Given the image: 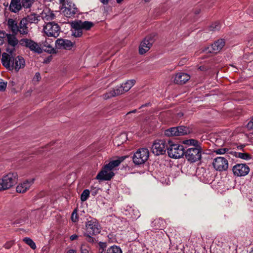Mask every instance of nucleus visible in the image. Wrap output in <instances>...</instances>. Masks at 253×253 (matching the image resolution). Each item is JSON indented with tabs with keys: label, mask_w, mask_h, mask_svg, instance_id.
I'll return each mask as SVG.
<instances>
[{
	"label": "nucleus",
	"mask_w": 253,
	"mask_h": 253,
	"mask_svg": "<svg viewBox=\"0 0 253 253\" xmlns=\"http://www.w3.org/2000/svg\"><path fill=\"white\" fill-rule=\"evenodd\" d=\"M42 49V51L44 50L45 52L51 53L54 52L53 47V41L49 38H45L44 41L41 42L39 44Z\"/></svg>",
	"instance_id": "f3484780"
},
{
	"label": "nucleus",
	"mask_w": 253,
	"mask_h": 253,
	"mask_svg": "<svg viewBox=\"0 0 253 253\" xmlns=\"http://www.w3.org/2000/svg\"><path fill=\"white\" fill-rule=\"evenodd\" d=\"M39 16H37L35 14H32L28 15L27 17L24 18L27 23H38L39 21Z\"/></svg>",
	"instance_id": "c756f323"
},
{
	"label": "nucleus",
	"mask_w": 253,
	"mask_h": 253,
	"mask_svg": "<svg viewBox=\"0 0 253 253\" xmlns=\"http://www.w3.org/2000/svg\"><path fill=\"white\" fill-rule=\"evenodd\" d=\"M73 46V42L70 40L58 39L55 42V46L58 49H70Z\"/></svg>",
	"instance_id": "a211bd4d"
},
{
	"label": "nucleus",
	"mask_w": 253,
	"mask_h": 253,
	"mask_svg": "<svg viewBox=\"0 0 253 253\" xmlns=\"http://www.w3.org/2000/svg\"><path fill=\"white\" fill-rule=\"evenodd\" d=\"M99 250H102V249H104L106 247V244L102 242H100L99 243Z\"/></svg>",
	"instance_id": "3c124183"
},
{
	"label": "nucleus",
	"mask_w": 253,
	"mask_h": 253,
	"mask_svg": "<svg viewBox=\"0 0 253 253\" xmlns=\"http://www.w3.org/2000/svg\"><path fill=\"white\" fill-rule=\"evenodd\" d=\"M189 150L190 149L188 148L186 152H185L182 145L178 144H173L170 141L169 142V145L167 148L168 153L169 157L178 159L185 154L188 161H190V155L188 153Z\"/></svg>",
	"instance_id": "7ed1b4c3"
},
{
	"label": "nucleus",
	"mask_w": 253,
	"mask_h": 253,
	"mask_svg": "<svg viewBox=\"0 0 253 253\" xmlns=\"http://www.w3.org/2000/svg\"><path fill=\"white\" fill-rule=\"evenodd\" d=\"M107 253H122V252L119 247L113 246L107 250Z\"/></svg>",
	"instance_id": "c9c22d12"
},
{
	"label": "nucleus",
	"mask_w": 253,
	"mask_h": 253,
	"mask_svg": "<svg viewBox=\"0 0 253 253\" xmlns=\"http://www.w3.org/2000/svg\"><path fill=\"white\" fill-rule=\"evenodd\" d=\"M201 12V8L200 7H197L194 9L193 13L195 15V17L194 18V21H196L197 19L198 15L200 14Z\"/></svg>",
	"instance_id": "a18cd8bd"
},
{
	"label": "nucleus",
	"mask_w": 253,
	"mask_h": 253,
	"mask_svg": "<svg viewBox=\"0 0 253 253\" xmlns=\"http://www.w3.org/2000/svg\"><path fill=\"white\" fill-rule=\"evenodd\" d=\"M15 35L14 34H8L7 35L6 41L8 44V47L6 48V51L8 54H13L19 44V41L16 37Z\"/></svg>",
	"instance_id": "f8f14e48"
},
{
	"label": "nucleus",
	"mask_w": 253,
	"mask_h": 253,
	"mask_svg": "<svg viewBox=\"0 0 253 253\" xmlns=\"http://www.w3.org/2000/svg\"><path fill=\"white\" fill-rule=\"evenodd\" d=\"M90 220L87 219L85 223L86 233L90 235H95L100 231V226L97 220L90 217Z\"/></svg>",
	"instance_id": "9b49d317"
},
{
	"label": "nucleus",
	"mask_w": 253,
	"mask_h": 253,
	"mask_svg": "<svg viewBox=\"0 0 253 253\" xmlns=\"http://www.w3.org/2000/svg\"><path fill=\"white\" fill-rule=\"evenodd\" d=\"M139 216H140V215H139V213L138 212V213H137V214L136 215V216H135V218L138 217H139Z\"/></svg>",
	"instance_id": "680f3d73"
},
{
	"label": "nucleus",
	"mask_w": 253,
	"mask_h": 253,
	"mask_svg": "<svg viewBox=\"0 0 253 253\" xmlns=\"http://www.w3.org/2000/svg\"><path fill=\"white\" fill-rule=\"evenodd\" d=\"M81 253H92L90 248L85 245H82L81 247Z\"/></svg>",
	"instance_id": "58836bf2"
},
{
	"label": "nucleus",
	"mask_w": 253,
	"mask_h": 253,
	"mask_svg": "<svg viewBox=\"0 0 253 253\" xmlns=\"http://www.w3.org/2000/svg\"><path fill=\"white\" fill-rule=\"evenodd\" d=\"M123 0H116L118 3H120Z\"/></svg>",
	"instance_id": "bf43d9fd"
},
{
	"label": "nucleus",
	"mask_w": 253,
	"mask_h": 253,
	"mask_svg": "<svg viewBox=\"0 0 253 253\" xmlns=\"http://www.w3.org/2000/svg\"><path fill=\"white\" fill-rule=\"evenodd\" d=\"M28 23L23 18L19 23L17 29H18V32L21 35H27L29 32L28 27H27Z\"/></svg>",
	"instance_id": "393cba45"
},
{
	"label": "nucleus",
	"mask_w": 253,
	"mask_h": 253,
	"mask_svg": "<svg viewBox=\"0 0 253 253\" xmlns=\"http://www.w3.org/2000/svg\"><path fill=\"white\" fill-rule=\"evenodd\" d=\"M29 213L25 210H21L18 218L15 220L13 224H23L27 220Z\"/></svg>",
	"instance_id": "4be33fe9"
},
{
	"label": "nucleus",
	"mask_w": 253,
	"mask_h": 253,
	"mask_svg": "<svg viewBox=\"0 0 253 253\" xmlns=\"http://www.w3.org/2000/svg\"><path fill=\"white\" fill-rule=\"evenodd\" d=\"M90 191L88 189H85L83 191L81 195V200L82 202L85 201L89 197Z\"/></svg>",
	"instance_id": "e433bc0d"
},
{
	"label": "nucleus",
	"mask_w": 253,
	"mask_h": 253,
	"mask_svg": "<svg viewBox=\"0 0 253 253\" xmlns=\"http://www.w3.org/2000/svg\"><path fill=\"white\" fill-rule=\"evenodd\" d=\"M250 168L245 164H237L233 166L232 171L237 176H244L247 175L250 171Z\"/></svg>",
	"instance_id": "2eb2a0df"
},
{
	"label": "nucleus",
	"mask_w": 253,
	"mask_h": 253,
	"mask_svg": "<svg viewBox=\"0 0 253 253\" xmlns=\"http://www.w3.org/2000/svg\"><path fill=\"white\" fill-rule=\"evenodd\" d=\"M1 62L6 68L14 69L18 71L20 69L25 67V62L23 57L17 56L14 57L12 54L3 53Z\"/></svg>",
	"instance_id": "f03ea898"
},
{
	"label": "nucleus",
	"mask_w": 253,
	"mask_h": 253,
	"mask_svg": "<svg viewBox=\"0 0 253 253\" xmlns=\"http://www.w3.org/2000/svg\"><path fill=\"white\" fill-rule=\"evenodd\" d=\"M35 179H30L21 183L16 187V191L18 193L25 192L34 183Z\"/></svg>",
	"instance_id": "aec40b11"
},
{
	"label": "nucleus",
	"mask_w": 253,
	"mask_h": 253,
	"mask_svg": "<svg viewBox=\"0 0 253 253\" xmlns=\"http://www.w3.org/2000/svg\"><path fill=\"white\" fill-rule=\"evenodd\" d=\"M183 143L184 144L189 145L190 144V140H186L183 141Z\"/></svg>",
	"instance_id": "5fc2aeb1"
},
{
	"label": "nucleus",
	"mask_w": 253,
	"mask_h": 253,
	"mask_svg": "<svg viewBox=\"0 0 253 253\" xmlns=\"http://www.w3.org/2000/svg\"><path fill=\"white\" fill-rule=\"evenodd\" d=\"M229 151V149L228 148H222L217 149L214 150V152L216 154L222 155V154H224L227 153Z\"/></svg>",
	"instance_id": "a19ab883"
},
{
	"label": "nucleus",
	"mask_w": 253,
	"mask_h": 253,
	"mask_svg": "<svg viewBox=\"0 0 253 253\" xmlns=\"http://www.w3.org/2000/svg\"><path fill=\"white\" fill-rule=\"evenodd\" d=\"M7 86V82L0 79V91H4Z\"/></svg>",
	"instance_id": "79ce46f5"
},
{
	"label": "nucleus",
	"mask_w": 253,
	"mask_h": 253,
	"mask_svg": "<svg viewBox=\"0 0 253 253\" xmlns=\"http://www.w3.org/2000/svg\"><path fill=\"white\" fill-rule=\"evenodd\" d=\"M8 34L2 31H0V44H2L6 39Z\"/></svg>",
	"instance_id": "ea45409f"
},
{
	"label": "nucleus",
	"mask_w": 253,
	"mask_h": 253,
	"mask_svg": "<svg viewBox=\"0 0 253 253\" xmlns=\"http://www.w3.org/2000/svg\"><path fill=\"white\" fill-rule=\"evenodd\" d=\"M221 28V25L219 22L216 21L212 23L209 27L210 31L214 32L218 31Z\"/></svg>",
	"instance_id": "72a5a7b5"
},
{
	"label": "nucleus",
	"mask_w": 253,
	"mask_h": 253,
	"mask_svg": "<svg viewBox=\"0 0 253 253\" xmlns=\"http://www.w3.org/2000/svg\"><path fill=\"white\" fill-rule=\"evenodd\" d=\"M35 0H22V4L24 8H29Z\"/></svg>",
	"instance_id": "4c0bfd02"
},
{
	"label": "nucleus",
	"mask_w": 253,
	"mask_h": 253,
	"mask_svg": "<svg viewBox=\"0 0 253 253\" xmlns=\"http://www.w3.org/2000/svg\"><path fill=\"white\" fill-rule=\"evenodd\" d=\"M60 3L62 4V8L64 14L67 17H72L78 13V8L71 1L67 0H59Z\"/></svg>",
	"instance_id": "39448f33"
},
{
	"label": "nucleus",
	"mask_w": 253,
	"mask_h": 253,
	"mask_svg": "<svg viewBox=\"0 0 253 253\" xmlns=\"http://www.w3.org/2000/svg\"><path fill=\"white\" fill-rule=\"evenodd\" d=\"M235 156L237 158L248 160L251 159V156L247 153L235 152Z\"/></svg>",
	"instance_id": "473e14b6"
},
{
	"label": "nucleus",
	"mask_w": 253,
	"mask_h": 253,
	"mask_svg": "<svg viewBox=\"0 0 253 253\" xmlns=\"http://www.w3.org/2000/svg\"><path fill=\"white\" fill-rule=\"evenodd\" d=\"M18 179V175L16 173L10 172L4 175L0 179V191L9 189L14 186Z\"/></svg>",
	"instance_id": "20e7f679"
},
{
	"label": "nucleus",
	"mask_w": 253,
	"mask_h": 253,
	"mask_svg": "<svg viewBox=\"0 0 253 253\" xmlns=\"http://www.w3.org/2000/svg\"><path fill=\"white\" fill-rule=\"evenodd\" d=\"M190 79L189 75L183 72H179L175 75L173 82L175 84H185Z\"/></svg>",
	"instance_id": "6ab92c4d"
},
{
	"label": "nucleus",
	"mask_w": 253,
	"mask_h": 253,
	"mask_svg": "<svg viewBox=\"0 0 253 253\" xmlns=\"http://www.w3.org/2000/svg\"><path fill=\"white\" fill-rule=\"evenodd\" d=\"M85 236H86L88 237V239H87V241L89 243H94L95 241V239L91 237L92 235H90L88 233H85L84 234Z\"/></svg>",
	"instance_id": "de8ad7c7"
},
{
	"label": "nucleus",
	"mask_w": 253,
	"mask_h": 253,
	"mask_svg": "<svg viewBox=\"0 0 253 253\" xmlns=\"http://www.w3.org/2000/svg\"><path fill=\"white\" fill-rule=\"evenodd\" d=\"M103 4H107L108 3L109 0H99Z\"/></svg>",
	"instance_id": "864d4df0"
},
{
	"label": "nucleus",
	"mask_w": 253,
	"mask_h": 253,
	"mask_svg": "<svg viewBox=\"0 0 253 253\" xmlns=\"http://www.w3.org/2000/svg\"><path fill=\"white\" fill-rule=\"evenodd\" d=\"M202 151L203 149H196L195 150L194 149L191 152V163L200 162Z\"/></svg>",
	"instance_id": "b1692460"
},
{
	"label": "nucleus",
	"mask_w": 253,
	"mask_h": 253,
	"mask_svg": "<svg viewBox=\"0 0 253 253\" xmlns=\"http://www.w3.org/2000/svg\"><path fill=\"white\" fill-rule=\"evenodd\" d=\"M146 2H148L150 0H144Z\"/></svg>",
	"instance_id": "e2e57ef3"
},
{
	"label": "nucleus",
	"mask_w": 253,
	"mask_h": 253,
	"mask_svg": "<svg viewBox=\"0 0 253 253\" xmlns=\"http://www.w3.org/2000/svg\"><path fill=\"white\" fill-rule=\"evenodd\" d=\"M41 79V75L39 73H36L34 77V80L39 81Z\"/></svg>",
	"instance_id": "8fccbe9b"
},
{
	"label": "nucleus",
	"mask_w": 253,
	"mask_h": 253,
	"mask_svg": "<svg viewBox=\"0 0 253 253\" xmlns=\"http://www.w3.org/2000/svg\"><path fill=\"white\" fill-rule=\"evenodd\" d=\"M126 158L127 156L119 157L117 159L110 161L108 164L105 165L102 170L97 174L96 178L99 180H109L114 175L112 169L118 167Z\"/></svg>",
	"instance_id": "f257e3e1"
},
{
	"label": "nucleus",
	"mask_w": 253,
	"mask_h": 253,
	"mask_svg": "<svg viewBox=\"0 0 253 253\" xmlns=\"http://www.w3.org/2000/svg\"><path fill=\"white\" fill-rule=\"evenodd\" d=\"M154 42L153 37L151 36L146 37L141 42L139 46V53L140 54H144L147 52L151 47Z\"/></svg>",
	"instance_id": "dca6fc26"
},
{
	"label": "nucleus",
	"mask_w": 253,
	"mask_h": 253,
	"mask_svg": "<svg viewBox=\"0 0 253 253\" xmlns=\"http://www.w3.org/2000/svg\"><path fill=\"white\" fill-rule=\"evenodd\" d=\"M7 25L12 34H17L18 33L17 23L15 20L8 19L7 21Z\"/></svg>",
	"instance_id": "bb28decb"
},
{
	"label": "nucleus",
	"mask_w": 253,
	"mask_h": 253,
	"mask_svg": "<svg viewBox=\"0 0 253 253\" xmlns=\"http://www.w3.org/2000/svg\"><path fill=\"white\" fill-rule=\"evenodd\" d=\"M71 219L74 222H77L78 220L77 214L76 212H75V211H74L72 214Z\"/></svg>",
	"instance_id": "49530a36"
},
{
	"label": "nucleus",
	"mask_w": 253,
	"mask_h": 253,
	"mask_svg": "<svg viewBox=\"0 0 253 253\" xmlns=\"http://www.w3.org/2000/svg\"><path fill=\"white\" fill-rule=\"evenodd\" d=\"M78 238V236L76 234L72 235L70 236V239L71 241H73L77 239Z\"/></svg>",
	"instance_id": "603ef678"
},
{
	"label": "nucleus",
	"mask_w": 253,
	"mask_h": 253,
	"mask_svg": "<svg viewBox=\"0 0 253 253\" xmlns=\"http://www.w3.org/2000/svg\"><path fill=\"white\" fill-rule=\"evenodd\" d=\"M23 241L28 245H29L32 249L35 250L36 248V244L30 238L26 237L23 239Z\"/></svg>",
	"instance_id": "f704fd0d"
},
{
	"label": "nucleus",
	"mask_w": 253,
	"mask_h": 253,
	"mask_svg": "<svg viewBox=\"0 0 253 253\" xmlns=\"http://www.w3.org/2000/svg\"><path fill=\"white\" fill-rule=\"evenodd\" d=\"M121 94H122V92L121 90H120L118 88V86H116L115 88H113L112 90L104 94L102 97L104 99L107 100L112 97L120 95Z\"/></svg>",
	"instance_id": "5701e85b"
},
{
	"label": "nucleus",
	"mask_w": 253,
	"mask_h": 253,
	"mask_svg": "<svg viewBox=\"0 0 253 253\" xmlns=\"http://www.w3.org/2000/svg\"><path fill=\"white\" fill-rule=\"evenodd\" d=\"M250 253H253V251H252L251 252H250Z\"/></svg>",
	"instance_id": "0e129e2a"
},
{
	"label": "nucleus",
	"mask_w": 253,
	"mask_h": 253,
	"mask_svg": "<svg viewBox=\"0 0 253 253\" xmlns=\"http://www.w3.org/2000/svg\"><path fill=\"white\" fill-rule=\"evenodd\" d=\"M99 253H106L105 249H102L101 250H99Z\"/></svg>",
	"instance_id": "4d7b16f0"
},
{
	"label": "nucleus",
	"mask_w": 253,
	"mask_h": 253,
	"mask_svg": "<svg viewBox=\"0 0 253 253\" xmlns=\"http://www.w3.org/2000/svg\"><path fill=\"white\" fill-rule=\"evenodd\" d=\"M168 147V145L166 141L164 140H157L154 142L151 150L154 155L158 156L164 154Z\"/></svg>",
	"instance_id": "1a4fd4ad"
},
{
	"label": "nucleus",
	"mask_w": 253,
	"mask_h": 253,
	"mask_svg": "<svg viewBox=\"0 0 253 253\" xmlns=\"http://www.w3.org/2000/svg\"><path fill=\"white\" fill-rule=\"evenodd\" d=\"M136 112V110H133V111H131V112H129V113H128L127 114L128 115L130 113H135Z\"/></svg>",
	"instance_id": "13d9d810"
},
{
	"label": "nucleus",
	"mask_w": 253,
	"mask_h": 253,
	"mask_svg": "<svg viewBox=\"0 0 253 253\" xmlns=\"http://www.w3.org/2000/svg\"><path fill=\"white\" fill-rule=\"evenodd\" d=\"M72 36L74 37L78 38L82 36L83 34L82 30L81 28H76L75 26V22L72 23Z\"/></svg>",
	"instance_id": "c85d7f7f"
},
{
	"label": "nucleus",
	"mask_w": 253,
	"mask_h": 253,
	"mask_svg": "<svg viewBox=\"0 0 253 253\" xmlns=\"http://www.w3.org/2000/svg\"><path fill=\"white\" fill-rule=\"evenodd\" d=\"M188 127L184 126H178L169 128L165 131V135L168 137L184 135L189 133Z\"/></svg>",
	"instance_id": "0eeeda50"
},
{
	"label": "nucleus",
	"mask_w": 253,
	"mask_h": 253,
	"mask_svg": "<svg viewBox=\"0 0 253 253\" xmlns=\"http://www.w3.org/2000/svg\"><path fill=\"white\" fill-rule=\"evenodd\" d=\"M13 244V243L12 241H9L5 243L4 247L5 249H9L12 246Z\"/></svg>",
	"instance_id": "09e8293b"
},
{
	"label": "nucleus",
	"mask_w": 253,
	"mask_h": 253,
	"mask_svg": "<svg viewBox=\"0 0 253 253\" xmlns=\"http://www.w3.org/2000/svg\"><path fill=\"white\" fill-rule=\"evenodd\" d=\"M19 44L29 48L32 51L40 54L42 53V49L37 42L28 39H22L19 41Z\"/></svg>",
	"instance_id": "9d476101"
},
{
	"label": "nucleus",
	"mask_w": 253,
	"mask_h": 253,
	"mask_svg": "<svg viewBox=\"0 0 253 253\" xmlns=\"http://www.w3.org/2000/svg\"><path fill=\"white\" fill-rule=\"evenodd\" d=\"M135 80H127L125 83L122 84L120 85H118V88L121 90L122 94L128 91L135 84Z\"/></svg>",
	"instance_id": "412c9836"
},
{
	"label": "nucleus",
	"mask_w": 253,
	"mask_h": 253,
	"mask_svg": "<svg viewBox=\"0 0 253 253\" xmlns=\"http://www.w3.org/2000/svg\"><path fill=\"white\" fill-rule=\"evenodd\" d=\"M21 3V0H11L9 6L10 10L15 13L19 11L22 7Z\"/></svg>",
	"instance_id": "cd10ccee"
},
{
	"label": "nucleus",
	"mask_w": 253,
	"mask_h": 253,
	"mask_svg": "<svg viewBox=\"0 0 253 253\" xmlns=\"http://www.w3.org/2000/svg\"><path fill=\"white\" fill-rule=\"evenodd\" d=\"M163 222V220L161 219H155L152 222V226L154 227L156 229L160 228V226L158 224Z\"/></svg>",
	"instance_id": "37998d69"
},
{
	"label": "nucleus",
	"mask_w": 253,
	"mask_h": 253,
	"mask_svg": "<svg viewBox=\"0 0 253 253\" xmlns=\"http://www.w3.org/2000/svg\"><path fill=\"white\" fill-rule=\"evenodd\" d=\"M246 127L249 130H253V117L248 122Z\"/></svg>",
	"instance_id": "c03bdc74"
},
{
	"label": "nucleus",
	"mask_w": 253,
	"mask_h": 253,
	"mask_svg": "<svg viewBox=\"0 0 253 253\" xmlns=\"http://www.w3.org/2000/svg\"><path fill=\"white\" fill-rule=\"evenodd\" d=\"M225 45V42L223 39L218 40L211 45L205 47L203 50V52L206 53H216L218 52Z\"/></svg>",
	"instance_id": "ddd939ff"
},
{
	"label": "nucleus",
	"mask_w": 253,
	"mask_h": 253,
	"mask_svg": "<svg viewBox=\"0 0 253 253\" xmlns=\"http://www.w3.org/2000/svg\"><path fill=\"white\" fill-rule=\"evenodd\" d=\"M149 154V151L147 148L138 149L132 157L133 163L137 165L144 164L148 159Z\"/></svg>",
	"instance_id": "423d86ee"
},
{
	"label": "nucleus",
	"mask_w": 253,
	"mask_h": 253,
	"mask_svg": "<svg viewBox=\"0 0 253 253\" xmlns=\"http://www.w3.org/2000/svg\"><path fill=\"white\" fill-rule=\"evenodd\" d=\"M212 165L216 170L225 171L228 168V161L223 157H218L214 159Z\"/></svg>",
	"instance_id": "4468645a"
},
{
	"label": "nucleus",
	"mask_w": 253,
	"mask_h": 253,
	"mask_svg": "<svg viewBox=\"0 0 253 253\" xmlns=\"http://www.w3.org/2000/svg\"><path fill=\"white\" fill-rule=\"evenodd\" d=\"M196 149H203L201 143L197 140L191 139V152Z\"/></svg>",
	"instance_id": "7c9ffc66"
},
{
	"label": "nucleus",
	"mask_w": 253,
	"mask_h": 253,
	"mask_svg": "<svg viewBox=\"0 0 253 253\" xmlns=\"http://www.w3.org/2000/svg\"><path fill=\"white\" fill-rule=\"evenodd\" d=\"M93 25V24L91 22L89 21H84L82 22L81 21H78L75 22V27L76 28H81L82 30L85 29L86 30H88L90 29Z\"/></svg>",
	"instance_id": "a878e982"
},
{
	"label": "nucleus",
	"mask_w": 253,
	"mask_h": 253,
	"mask_svg": "<svg viewBox=\"0 0 253 253\" xmlns=\"http://www.w3.org/2000/svg\"><path fill=\"white\" fill-rule=\"evenodd\" d=\"M54 17V14L49 11H48L47 13L44 12L42 14V18L45 22H46V21L53 20Z\"/></svg>",
	"instance_id": "2f4dec72"
},
{
	"label": "nucleus",
	"mask_w": 253,
	"mask_h": 253,
	"mask_svg": "<svg viewBox=\"0 0 253 253\" xmlns=\"http://www.w3.org/2000/svg\"><path fill=\"white\" fill-rule=\"evenodd\" d=\"M243 146H238V149H241L243 148Z\"/></svg>",
	"instance_id": "052dcab7"
},
{
	"label": "nucleus",
	"mask_w": 253,
	"mask_h": 253,
	"mask_svg": "<svg viewBox=\"0 0 253 253\" xmlns=\"http://www.w3.org/2000/svg\"><path fill=\"white\" fill-rule=\"evenodd\" d=\"M67 253H76V251L75 250L71 249L69 250Z\"/></svg>",
	"instance_id": "6e6d98bb"
},
{
	"label": "nucleus",
	"mask_w": 253,
	"mask_h": 253,
	"mask_svg": "<svg viewBox=\"0 0 253 253\" xmlns=\"http://www.w3.org/2000/svg\"><path fill=\"white\" fill-rule=\"evenodd\" d=\"M44 33L48 37L57 38L60 32V28L59 25L54 22H47L43 27Z\"/></svg>",
	"instance_id": "6e6552de"
}]
</instances>
